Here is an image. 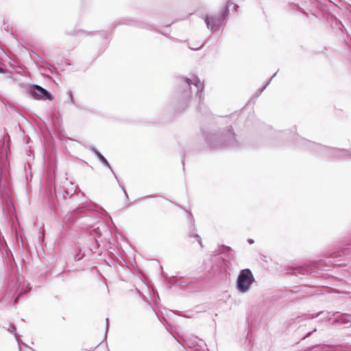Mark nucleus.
<instances>
[{
  "label": "nucleus",
  "mask_w": 351,
  "mask_h": 351,
  "mask_svg": "<svg viewBox=\"0 0 351 351\" xmlns=\"http://www.w3.org/2000/svg\"><path fill=\"white\" fill-rule=\"evenodd\" d=\"M300 140L302 145L328 158L341 159L351 154V152L347 149L324 146L302 138Z\"/></svg>",
  "instance_id": "obj_3"
},
{
  "label": "nucleus",
  "mask_w": 351,
  "mask_h": 351,
  "mask_svg": "<svg viewBox=\"0 0 351 351\" xmlns=\"http://www.w3.org/2000/svg\"><path fill=\"white\" fill-rule=\"evenodd\" d=\"M254 278L250 269H241L237 280V289L241 293H246L250 289Z\"/></svg>",
  "instance_id": "obj_5"
},
{
  "label": "nucleus",
  "mask_w": 351,
  "mask_h": 351,
  "mask_svg": "<svg viewBox=\"0 0 351 351\" xmlns=\"http://www.w3.org/2000/svg\"><path fill=\"white\" fill-rule=\"evenodd\" d=\"M106 337L107 336V332H108V328H109V319L108 318H106Z\"/></svg>",
  "instance_id": "obj_19"
},
{
  "label": "nucleus",
  "mask_w": 351,
  "mask_h": 351,
  "mask_svg": "<svg viewBox=\"0 0 351 351\" xmlns=\"http://www.w3.org/2000/svg\"><path fill=\"white\" fill-rule=\"evenodd\" d=\"M90 150L95 154V156H97L98 153H100L96 148H95L94 147H90Z\"/></svg>",
  "instance_id": "obj_20"
},
{
  "label": "nucleus",
  "mask_w": 351,
  "mask_h": 351,
  "mask_svg": "<svg viewBox=\"0 0 351 351\" xmlns=\"http://www.w3.org/2000/svg\"><path fill=\"white\" fill-rule=\"evenodd\" d=\"M189 237H194L196 239L197 241L199 243V244L200 245L201 247H202V239H201V237L196 233L194 231L193 232H191L189 234Z\"/></svg>",
  "instance_id": "obj_13"
},
{
  "label": "nucleus",
  "mask_w": 351,
  "mask_h": 351,
  "mask_svg": "<svg viewBox=\"0 0 351 351\" xmlns=\"http://www.w3.org/2000/svg\"><path fill=\"white\" fill-rule=\"evenodd\" d=\"M346 250H345V251H343V252H334L331 253L330 258H335L337 257H340V256H341V255L343 254H344L346 253Z\"/></svg>",
  "instance_id": "obj_15"
},
{
  "label": "nucleus",
  "mask_w": 351,
  "mask_h": 351,
  "mask_svg": "<svg viewBox=\"0 0 351 351\" xmlns=\"http://www.w3.org/2000/svg\"><path fill=\"white\" fill-rule=\"evenodd\" d=\"M178 93L183 99H189L193 93L199 96V101L204 99L202 96L204 84L197 76L192 75L191 78L180 77L178 79Z\"/></svg>",
  "instance_id": "obj_2"
},
{
  "label": "nucleus",
  "mask_w": 351,
  "mask_h": 351,
  "mask_svg": "<svg viewBox=\"0 0 351 351\" xmlns=\"http://www.w3.org/2000/svg\"><path fill=\"white\" fill-rule=\"evenodd\" d=\"M321 313H322V312L318 313L316 315H314L313 314H304L287 319L285 322V326L287 329L290 330L300 328L302 326V322L304 321L317 317Z\"/></svg>",
  "instance_id": "obj_6"
},
{
  "label": "nucleus",
  "mask_w": 351,
  "mask_h": 351,
  "mask_svg": "<svg viewBox=\"0 0 351 351\" xmlns=\"http://www.w3.org/2000/svg\"><path fill=\"white\" fill-rule=\"evenodd\" d=\"M247 242L250 243V244H253L254 243V240L252 239H249L247 240Z\"/></svg>",
  "instance_id": "obj_25"
},
{
  "label": "nucleus",
  "mask_w": 351,
  "mask_h": 351,
  "mask_svg": "<svg viewBox=\"0 0 351 351\" xmlns=\"http://www.w3.org/2000/svg\"><path fill=\"white\" fill-rule=\"evenodd\" d=\"M97 158L99 159V160L106 167H107L108 169H110L111 172L113 173V175L114 176L116 180L119 182V180L116 176V174L114 173V171L112 170L110 163L108 162V160H106V158L101 154V153H98L97 156Z\"/></svg>",
  "instance_id": "obj_10"
},
{
  "label": "nucleus",
  "mask_w": 351,
  "mask_h": 351,
  "mask_svg": "<svg viewBox=\"0 0 351 351\" xmlns=\"http://www.w3.org/2000/svg\"><path fill=\"white\" fill-rule=\"evenodd\" d=\"M16 326L13 324L10 323L9 324V327L8 328V330L10 332L14 334L16 341H19V337H18V335L16 333Z\"/></svg>",
  "instance_id": "obj_11"
},
{
  "label": "nucleus",
  "mask_w": 351,
  "mask_h": 351,
  "mask_svg": "<svg viewBox=\"0 0 351 351\" xmlns=\"http://www.w3.org/2000/svg\"><path fill=\"white\" fill-rule=\"evenodd\" d=\"M63 197H64V199H66V197H65V195H64V194L63 195Z\"/></svg>",
  "instance_id": "obj_30"
},
{
  "label": "nucleus",
  "mask_w": 351,
  "mask_h": 351,
  "mask_svg": "<svg viewBox=\"0 0 351 351\" xmlns=\"http://www.w3.org/2000/svg\"><path fill=\"white\" fill-rule=\"evenodd\" d=\"M276 73H274L272 77L269 79V80L266 83V84L262 87L261 88H259L258 90V93L259 94L262 93V92L265 89V88L269 85V84L270 83V82L271 81V80L276 76Z\"/></svg>",
  "instance_id": "obj_16"
},
{
  "label": "nucleus",
  "mask_w": 351,
  "mask_h": 351,
  "mask_svg": "<svg viewBox=\"0 0 351 351\" xmlns=\"http://www.w3.org/2000/svg\"><path fill=\"white\" fill-rule=\"evenodd\" d=\"M333 263L335 264V265H345L346 264V263H338L337 261H334Z\"/></svg>",
  "instance_id": "obj_24"
},
{
  "label": "nucleus",
  "mask_w": 351,
  "mask_h": 351,
  "mask_svg": "<svg viewBox=\"0 0 351 351\" xmlns=\"http://www.w3.org/2000/svg\"><path fill=\"white\" fill-rule=\"evenodd\" d=\"M223 248H225L228 251L230 250V247H229L223 246Z\"/></svg>",
  "instance_id": "obj_26"
},
{
  "label": "nucleus",
  "mask_w": 351,
  "mask_h": 351,
  "mask_svg": "<svg viewBox=\"0 0 351 351\" xmlns=\"http://www.w3.org/2000/svg\"><path fill=\"white\" fill-rule=\"evenodd\" d=\"M317 267V263H313V265H301L297 267H291L287 269V273L298 275H310L315 271V267Z\"/></svg>",
  "instance_id": "obj_9"
},
{
  "label": "nucleus",
  "mask_w": 351,
  "mask_h": 351,
  "mask_svg": "<svg viewBox=\"0 0 351 351\" xmlns=\"http://www.w3.org/2000/svg\"><path fill=\"white\" fill-rule=\"evenodd\" d=\"M292 10H298L301 12L304 15H308V13L305 12L302 8H300L298 4H291V5Z\"/></svg>",
  "instance_id": "obj_14"
},
{
  "label": "nucleus",
  "mask_w": 351,
  "mask_h": 351,
  "mask_svg": "<svg viewBox=\"0 0 351 351\" xmlns=\"http://www.w3.org/2000/svg\"><path fill=\"white\" fill-rule=\"evenodd\" d=\"M28 93L36 99L51 101L53 99V97L50 92L38 85L32 86L29 88Z\"/></svg>",
  "instance_id": "obj_7"
},
{
  "label": "nucleus",
  "mask_w": 351,
  "mask_h": 351,
  "mask_svg": "<svg viewBox=\"0 0 351 351\" xmlns=\"http://www.w3.org/2000/svg\"><path fill=\"white\" fill-rule=\"evenodd\" d=\"M0 73H4V69H2L1 67H0Z\"/></svg>",
  "instance_id": "obj_27"
},
{
  "label": "nucleus",
  "mask_w": 351,
  "mask_h": 351,
  "mask_svg": "<svg viewBox=\"0 0 351 351\" xmlns=\"http://www.w3.org/2000/svg\"><path fill=\"white\" fill-rule=\"evenodd\" d=\"M187 214H188V218H190L191 219V221L193 223L192 225L193 226L194 225L193 224L194 220H193V217L192 216V214L189 211L187 212Z\"/></svg>",
  "instance_id": "obj_21"
},
{
  "label": "nucleus",
  "mask_w": 351,
  "mask_h": 351,
  "mask_svg": "<svg viewBox=\"0 0 351 351\" xmlns=\"http://www.w3.org/2000/svg\"><path fill=\"white\" fill-rule=\"evenodd\" d=\"M119 185H120V186L121 187L122 190L123 191V193H124V194H125V197H126L127 198H128V194H127L126 191H125V189H124L123 186H122L120 184H119Z\"/></svg>",
  "instance_id": "obj_23"
},
{
  "label": "nucleus",
  "mask_w": 351,
  "mask_h": 351,
  "mask_svg": "<svg viewBox=\"0 0 351 351\" xmlns=\"http://www.w3.org/2000/svg\"><path fill=\"white\" fill-rule=\"evenodd\" d=\"M342 323H350L351 322V315L349 314H343L341 316L339 319Z\"/></svg>",
  "instance_id": "obj_12"
},
{
  "label": "nucleus",
  "mask_w": 351,
  "mask_h": 351,
  "mask_svg": "<svg viewBox=\"0 0 351 351\" xmlns=\"http://www.w3.org/2000/svg\"><path fill=\"white\" fill-rule=\"evenodd\" d=\"M23 293V290H22V291L20 292V293H19V296H20V295H22Z\"/></svg>",
  "instance_id": "obj_29"
},
{
  "label": "nucleus",
  "mask_w": 351,
  "mask_h": 351,
  "mask_svg": "<svg viewBox=\"0 0 351 351\" xmlns=\"http://www.w3.org/2000/svg\"><path fill=\"white\" fill-rule=\"evenodd\" d=\"M211 261L214 264L212 266L214 272L223 273L226 271L228 267V262L219 254L214 255L211 258Z\"/></svg>",
  "instance_id": "obj_8"
},
{
  "label": "nucleus",
  "mask_w": 351,
  "mask_h": 351,
  "mask_svg": "<svg viewBox=\"0 0 351 351\" xmlns=\"http://www.w3.org/2000/svg\"><path fill=\"white\" fill-rule=\"evenodd\" d=\"M317 330L316 327H314L312 328L311 330H309L304 337H302V339H304L307 337L310 336L313 332H315Z\"/></svg>",
  "instance_id": "obj_17"
},
{
  "label": "nucleus",
  "mask_w": 351,
  "mask_h": 351,
  "mask_svg": "<svg viewBox=\"0 0 351 351\" xmlns=\"http://www.w3.org/2000/svg\"><path fill=\"white\" fill-rule=\"evenodd\" d=\"M205 140L208 146L213 149L237 145L235 134L231 126L217 132L207 134Z\"/></svg>",
  "instance_id": "obj_1"
},
{
  "label": "nucleus",
  "mask_w": 351,
  "mask_h": 351,
  "mask_svg": "<svg viewBox=\"0 0 351 351\" xmlns=\"http://www.w3.org/2000/svg\"><path fill=\"white\" fill-rule=\"evenodd\" d=\"M230 5H233L234 11L237 10L238 5L237 4H234L232 2L228 1L219 14L210 17L206 16L204 21L207 27L210 29L211 31H214L217 27H218L228 16L229 14V7Z\"/></svg>",
  "instance_id": "obj_4"
},
{
  "label": "nucleus",
  "mask_w": 351,
  "mask_h": 351,
  "mask_svg": "<svg viewBox=\"0 0 351 351\" xmlns=\"http://www.w3.org/2000/svg\"><path fill=\"white\" fill-rule=\"evenodd\" d=\"M189 346L192 347V346H194V345H193V343H189Z\"/></svg>",
  "instance_id": "obj_28"
},
{
  "label": "nucleus",
  "mask_w": 351,
  "mask_h": 351,
  "mask_svg": "<svg viewBox=\"0 0 351 351\" xmlns=\"http://www.w3.org/2000/svg\"><path fill=\"white\" fill-rule=\"evenodd\" d=\"M67 94H68L69 97L70 103L71 104L74 105L75 102H74V99H73V97L72 92L69 90V91H68Z\"/></svg>",
  "instance_id": "obj_18"
},
{
  "label": "nucleus",
  "mask_w": 351,
  "mask_h": 351,
  "mask_svg": "<svg viewBox=\"0 0 351 351\" xmlns=\"http://www.w3.org/2000/svg\"><path fill=\"white\" fill-rule=\"evenodd\" d=\"M202 46H203V45H200V46H199V47H191V49L192 50H198V49H201V48L202 47Z\"/></svg>",
  "instance_id": "obj_22"
}]
</instances>
